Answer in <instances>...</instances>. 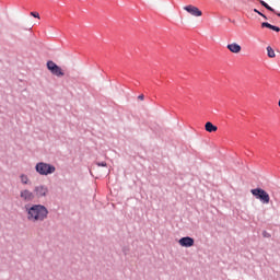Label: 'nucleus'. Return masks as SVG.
Here are the masks:
<instances>
[{
	"mask_svg": "<svg viewBox=\"0 0 280 280\" xmlns=\"http://www.w3.org/2000/svg\"><path fill=\"white\" fill-rule=\"evenodd\" d=\"M26 211L30 222H43V220H47V215L49 214V211L43 205H35L27 208Z\"/></svg>",
	"mask_w": 280,
	"mask_h": 280,
	"instance_id": "f257e3e1",
	"label": "nucleus"
},
{
	"mask_svg": "<svg viewBox=\"0 0 280 280\" xmlns=\"http://www.w3.org/2000/svg\"><path fill=\"white\" fill-rule=\"evenodd\" d=\"M250 194L262 205H270V195L262 188H254L250 190Z\"/></svg>",
	"mask_w": 280,
	"mask_h": 280,
	"instance_id": "f03ea898",
	"label": "nucleus"
},
{
	"mask_svg": "<svg viewBox=\"0 0 280 280\" xmlns=\"http://www.w3.org/2000/svg\"><path fill=\"white\" fill-rule=\"evenodd\" d=\"M35 170L37 174H40V176H49V174H54L56 172V166L39 162L36 164Z\"/></svg>",
	"mask_w": 280,
	"mask_h": 280,
	"instance_id": "7ed1b4c3",
	"label": "nucleus"
},
{
	"mask_svg": "<svg viewBox=\"0 0 280 280\" xmlns=\"http://www.w3.org/2000/svg\"><path fill=\"white\" fill-rule=\"evenodd\" d=\"M47 69H48V71H50V73H52V75H57V78L65 75V72H62V68H60L54 61L47 62Z\"/></svg>",
	"mask_w": 280,
	"mask_h": 280,
	"instance_id": "20e7f679",
	"label": "nucleus"
},
{
	"mask_svg": "<svg viewBox=\"0 0 280 280\" xmlns=\"http://www.w3.org/2000/svg\"><path fill=\"white\" fill-rule=\"evenodd\" d=\"M20 198L23 202H32V200H34V192L28 189H23L20 191Z\"/></svg>",
	"mask_w": 280,
	"mask_h": 280,
	"instance_id": "39448f33",
	"label": "nucleus"
},
{
	"mask_svg": "<svg viewBox=\"0 0 280 280\" xmlns=\"http://www.w3.org/2000/svg\"><path fill=\"white\" fill-rule=\"evenodd\" d=\"M49 189H47V186H36L34 189L35 196L37 198H43L44 196H47Z\"/></svg>",
	"mask_w": 280,
	"mask_h": 280,
	"instance_id": "423d86ee",
	"label": "nucleus"
},
{
	"mask_svg": "<svg viewBox=\"0 0 280 280\" xmlns=\"http://www.w3.org/2000/svg\"><path fill=\"white\" fill-rule=\"evenodd\" d=\"M178 244L182 245L184 248H191V246H194V238L189 236L182 237L178 241Z\"/></svg>",
	"mask_w": 280,
	"mask_h": 280,
	"instance_id": "0eeeda50",
	"label": "nucleus"
},
{
	"mask_svg": "<svg viewBox=\"0 0 280 280\" xmlns=\"http://www.w3.org/2000/svg\"><path fill=\"white\" fill-rule=\"evenodd\" d=\"M184 10H186V12H188L192 16H200L202 14V11H200L198 7H194V5H187L184 8Z\"/></svg>",
	"mask_w": 280,
	"mask_h": 280,
	"instance_id": "6e6552de",
	"label": "nucleus"
},
{
	"mask_svg": "<svg viewBox=\"0 0 280 280\" xmlns=\"http://www.w3.org/2000/svg\"><path fill=\"white\" fill-rule=\"evenodd\" d=\"M228 49L232 54H240V51H242V46H240L237 43H232L228 45Z\"/></svg>",
	"mask_w": 280,
	"mask_h": 280,
	"instance_id": "1a4fd4ad",
	"label": "nucleus"
},
{
	"mask_svg": "<svg viewBox=\"0 0 280 280\" xmlns=\"http://www.w3.org/2000/svg\"><path fill=\"white\" fill-rule=\"evenodd\" d=\"M205 128L207 132H218V126L213 125L211 121L206 122Z\"/></svg>",
	"mask_w": 280,
	"mask_h": 280,
	"instance_id": "9d476101",
	"label": "nucleus"
},
{
	"mask_svg": "<svg viewBox=\"0 0 280 280\" xmlns=\"http://www.w3.org/2000/svg\"><path fill=\"white\" fill-rule=\"evenodd\" d=\"M261 27H268V30H272L273 32H280L279 26H275L268 22H262Z\"/></svg>",
	"mask_w": 280,
	"mask_h": 280,
	"instance_id": "9b49d317",
	"label": "nucleus"
},
{
	"mask_svg": "<svg viewBox=\"0 0 280 280\" xmlns=\"http://www.w3.org/2000/svg\"><path fill=\"white\" fill-rule=\"evenodd\" d=\"M20 178H21L22 185H28V184H30V177H27V175L22 174V175L20 176Z\"/></svg>",
	"mask_w": 280,
	"mask_h": 280,
	"instance_id": "f8f14e48",
	"label": "nucleus"
},
{
	"mask_svg": "<svg viewBox=\"0 0 280 280\" xmlns=\"http://www.w3.org/2000/svg\"><path fill=\"white\" fill-rule=\"evenodd\" d=\"M267 54L269 58H275V49H272V47L268 46L267 47Z\"/></svg>",
	"mask_w": 280,
	"mask_h": 280,
	"instance_id": "ddd939ff",
	"label": "nucleus"
},
{
	"mask_svg": "<svg viewBox=\"0 0 280 280\" xmlns=\"http://www.w3.org/2000/svg\"><path fill=\"white\" fill-rule=\"evenodd\" d=\"M260 4H262V7L266 8V10H269V12H275V9L268 5V3H266L265 1L260 0Z\"/></svg>",
	"mask_w": 280,
	"mask_h": 280,
	"instance_id": "4468645a",
	"label": "nucleus"
},
{
	"mask_svg": "<svg viewBox=\"0 0 280 280\" xmlns=\"http://www.w3.org/2000/svg\"><path fill=\"white\" fill-rule=\"evenodd\" d=\"M31 16H34V19H40V14L38 12H31Z\"/></svg>",
	"mask_w": 280,
	"mask_h": 280,
	"instance_id": "2eb2a0df",
	"label": "nucleus"
},
{
	"mask_svg": "<svg viewBox=\"0 0 280 280\" xmlns=\"http://www.w3.org/2000/svg\"><path fill=\"white\" fill-rule=\"evenodd\" d=\"M254 12H256V14H259L264 19H268L266 15H264V13L259 12V10H257V9H254Z\"/></svg>",
	"mask_w": 280,
	"mask_h": 280,
	"instance_id": "dca6fc26",
	"label": "nucleus"
},
{
	"mask_svg": "<svg viewBox=\"0 0 280 280\" xmlns=\"http://www.w3.org/2000/svg\"><path fill=\"white\" fill-rule=\"evenodd\" d=\"M96 165L98 166V167H106V162H98V163H96Z\"/></svg>",
	"mask_w": 280,
	"mask_h": 280,
	"instance_id": "f3484780",
	"label": "nucleus"
},
{
	"mask_svg": "<svg viewBox=\"0 0 280 280\" xmlns=\"http://www.w3.org/2000/svg\"><path fill=\"white\" fill-rule=\"evenodd\" d=\"M138 100H140L141 102H143V100H144L143 94L139 95V96H138Z\"/></svg>",
	"mask_w": 280,
	"mask_h": 280,
	"instance_id": "a211bd4d",
	"label": "nucleus"
},
{
	"mask_svg": "<svg viewBox=\"0 0 280 280\" xmlns=\"http://www.w3.org/2000/svg\"><path fill=\"white\" fill-rule=\"evenodd\" d=\"M278 16H280V13H278Z\"/></svg>",
	"mask_w": 280,
	"mask_h": 280,
	"instance_id": "6ab92c4d",
	"label": "nucleus"
}]
</instances>
